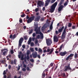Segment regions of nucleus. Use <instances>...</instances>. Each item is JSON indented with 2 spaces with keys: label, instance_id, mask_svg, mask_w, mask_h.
<instances>
[{
  "label": "nucleus",
  "instance_id": "obj_44",
  "mask_svg": "<svg viewBox=\"0 0 78 78\" xmlns=\"http://www.w3.org/2000/svg\"><path fill=\"white\" fill-rule=\"evenodd\" d=\"M62 76L63 77L66 76V73H64L62 74Z\"/></svg>",
  "mask_w": 78,
  "mask_h": 78
},
{
  "label": "nucleus",
  "instance_id": "obj_5",
  "mask_svg": "<svg viewBox=\"0 0 78 78\" xmlns=\"http://www.w3.org/2000/svg\"><path fill=\"white\" fill-rule=\"evenodd\" d=\"M34 16H33L29 18L28 16L27 15V16L26 19H28V20L27 21V23H31V22L33 20H34Z\"/></svg>",
  "mask_w": 78,
  "mask_h": 78
},
{
  "label": "nucleus",
  "instance_id": "obj_37",
  "mask_svg": "<svg viewBox=\"0 0 78 78\" xmlns=\"http://www.w3.org/2000/svg\"><path fill=\"white\" fill-rule=\"evenodd\" d=\"M11 65H9L8 69H11Z\"/></svg>",
  "mask_w": 78,
  "mask_h": 78
},
{
  "label": "nucleus",
  "instance_id": "obj_53",
  "mask_svg": "<svg viewBox=\"0 0 78 78\" xmlns=\"http://www.w3.org/2000/svg\"><path fill=\"white\" fill-rule=\"evenodd\" d=\"M30 61L31 62H34V59H31Z\"/></svg>",
  "mask_w": 78,
  "mask_h": 78
},
{
  "label": "nucleus",
  "instance_id": "obj_42",
  "mask_svg": "<svg viewBox=\"0 0 78 78\" xmlns=\"http://www.w3.org/2000/svg\"><path fill=\"white\" fill-rule=\"evenodd\" d=\"M22 70H23V72H25V71H26V69L25 68H23L22 69Z\"/></svg>",
  "mask_w": 78,
  "mask_h": 78
},
{
  "label": "nucleus",
  "instance_id": "obj_30",
  "mask_svg": "<svg viewBox=\"0 0 78 78\" xmlns=\"http://www.w3.org/2000/svg\"><path fill=\"white\" fill-rule=\"evenodd\" d=\"M56 1V0H51V1L50 2L51 3H53L55 2Z\"/></svg>",
  "mask_w": 78,
  "mask_h": 78
},
{
  "label": "nucleus",
  "instance_id": "obj_51",
  "mask_svg": "<svg viewBox=\"0 0 78 78\" xmlns=\"http://www.w3.org/2000/svg\"><path fill=\"white\" fill-rule=\"evenodd\" d=\"M5 62V60H3L1 61V63H3V64H4Z\"/></svg>",
  "mask_w": 78,
  "mask_h": 78
},
{
  "label": "nucleus",
  "instance_id": "obj_9",
  "mask_svg": "<svg viewBox=\"0 0 78 78\" xmlns=\"http://www.w3.org/2000/svg\"><path fill=\"white\" fill-rule=\"evenodd\" d=\"M23 41V37H21L19 40V43L18 44L19 47H20L22 45V42Z\"/></svg>",
  "mask_w": 78,
  "mask_h": 78
},
{
  "label": "nucleus",
  "instance_id": "obj_10",
  "mask_svg": "<svg viewBox=\"0 0 78 78\" xmlns=\"http://www.w3.org/2000/svg\"><path fill=\"white\" fill-rule=\"evenodd\" d=\"M44 4V3L42 1H39L38 2L37 4V5H38V6H37V8H38L39 6H41L43 5Z\"/></svg>",
  "mask_w": 78,
  "mask_h": 78
},
{
  "label": "nucleus",
  "instance_id": "obj_36",
  "mask_svg": "<svg viewBox=\"0 0 78 78\" xmlns=\"http://www.w3.org/2000/svg\"><path fill=\"white\" fill-rule=\"evenodd\" d=\"M7 52V51H5L3 52V54L4 56H5V55L6 54Z\"/></svg>",
  "mask_w": 78,
  "mask_h": 78
},
{
  "label": "nucleus",
  "instance_id": "obj_4",
  "mask_svg": "<svg viewBox=\"0 0 78 78\" xmlns=\"http://www.w3.org/2000/svg\"><path fill=\"white\" fill-rule=\"evenodd\" d=\"M58 4V2H55L51 6V10L50 11L51 12H53L54 11H55V8H56V6H57V5Z\"/></svg>",
  "mask_w": 78,
  "mask_h": 78
},
{
  "label": "nucleus",
  "instance_id": "obj_58",
  "mask_svg": "<svg viewBox=\"0 0 78 78\" xmlns=\"http://www.w3.org/2000/svg\"><path fill=\"white\" fill-rule=\"evenodd\" d=\"M11 54H12L13 53H14V51H13V50H11Z\"/></svg>",
  "mask_w": 78,
  "mask_h": 78
},
{
  "label": "nucleus",
  "instance_id": "obj_50",
  "mask_svg": "<svg viewBox=\"0 0 78 78\" xmlns=\"http://www.w3.org/2000/svg\"><path fill=\"white\" fill-rule=\"evenodd\" d=\"M10 62V64H13L14 63V61L13 60L11 61Z\"/></svg>",
  "mask_w": 78,
  "mask_h": 78
},
{
  "label": "nucleus",
  "instance_id": "obj_46",
  "mask_svg": "<svg viewBox=\"0 0 78 78\" xmlns=\"http://www.w3.org/2000/svg\"><path fill=\"white\" fill-rule=\"evenodd\" d=\"M43 34H42V35H41L40 36V39H43Z\"/></svg>",
  "mask_w": 78,
  "mask_h": 78
},
{
  "label": "nucleus",
  "instance_id": "obj_15",
  "mask_svg": "<svg viewBox=\"0 0 78 78\" xmlns=\"http://www.w3.org/2000/svg\"><path fill=\"white\" fill-rule=\"evenodd\" d=\"M32 55L33 58H36L37 57V52H36L34 53H32Z\"/></svg>",
  "mask_w": 78,
  "mask_h": 78
},
{
  "label": "nucleus",
  "instance_id": "obj_39",
  "mask_svg": "<svg viewBox=\"0 0 78 78\" xmlns=\"http://www.w3.org/2000/svg\"><path fill=\"white\" fill-rule=\"evenodd\" d=\"M17 69V70H19L20 69V65H18V67L16 68Z\"/></svg>",
  "mask_w": 78,
  "mask_h": 78
},
{
  "label": "nucleus",
  "instance_id": "obj_8",
  "mask_svg": "<svg viewBox=\"0 0 78 78\" xmlns=\"http://www.w3.org/2000/svg\"><path fill=\"white\" fill-rule=\"evenodd\" d=\"M54 50V49H53V48H52L51 49H48L47 51V52L48 53L49 52L47 53V55H51V53H52L53 52Z\"/></svg>",
  "mask_w": 78,
  "mask_h": 78
},
{
  "label": "nucleus",
  "instance_id": "obj_33",
  "mask_svg": "<svg viewBox=\"0 0 78 78\" xmlns=\"http://www.w3.org/2000/svg\"><path fill=\"white\" fill-rule=\"evenodd\" d=\"M39 8H37L35 9V12H37V11H39Z\"/></svg>",
  "mask_w": 78,
  "mask_h": 78
},
{
  "label": "nucleus",
  "instance_id": "obj_2",
  "mask_svg": "<svg viewBox=\"0 0 78 78\" xmlns=\"http://www.w3.org/2000/svg\"><path fill=\"white\" fill-rule=\"evenodd\" d=\"M68 70H69L70 72H73V71L75 70V68H73V69H72V68L70 67V64H69L68 66H66L64 67V69H63L64 72H67Z\"/></svg>",
  "mask_w": 78,
  "mask_h": 78
},
{
  "label": "nucleus",
  "instance_id": "obj_23",
  "mask_svg": "<svg viewBox=\"0 0 78 78\" xmlns=\"http://www.w3.org/2000/svg\"><path fill=\"white\" fill-rule=\"evenodd\" d=\"M33 29H32L30 30L29 32V34H30L33 33Z\"/></svg>",
  "mask_w": 78,
  "mask_h": 78
},
{
  "label": "nucleus",
  "instance_id": "obj_63",
  "mask_svg": "<svg viewBox=\"0 0 78 78\" xmlns=\"http://www.w3.org/2000/svg\"><path fill=\"white\" fill-rule=\"evenodd\" d=\"M43 52L44 53H45L46 52H47V50H44V51H43Z\"/></svg>",
  "mask_w": 78,
  "mask_h": 78
},
{
  "label": "nucleus",
  "instance_id": "obj_41",
  "mask_svg": "<svg viewBox=\"0 0 78 78\" xmlns=\"http://www.w3.org/2000/svg\"><path fill=\"white\" fill-rule=\"evenodd\" d=\"M32 36L33 37H35V36H36V34H35V33H34L33 34Z\"/></svg>",
  "mask_w": 78,
  "mask_h": 78
},
{
  "label": "nucleus",
  "instance_id": "obj_38",
  "mask_svg": "<svg viewBox=\"0 0 78 78\" xmlns=\"http://www.w3.org/2000/svg\"><path fill=\"white\" fill-rule=\"evenodd\" d=\"M23 67H24V68H26V67H27V66H26V65H25L24 64V63H23Z\"/></svg>",
  "mask_w": 78,
  "mask_h": 78
},
{
  "label": "nucleus",
  "instance_id": "obj_45",
  "mask_svg": "<svg viewBox=\"0 0 78 78\" xmlns=\"http://www.w3.org/2000/svg\"><path fill=\"white\" fill-rule=\"evenodd\" d=\"M6 74V71L5 70H4V71L3 73V74L5 75Z\"/></svg>",
  "mask_w": 78,
  "mask_h": 78
},
{
  "label": "nucleus",
  "instance_id": "obj_61",
  "mask_svg": "<svg viewBox=\"0 0 78 78\" xmlns=\"http://www.w3.org/2000/svg\"><path fill=\"white\" fill-rule=\"evenodd\" d=\"M22 47L23 48H25V45H23Z\"/></svg>",
  "mask_w": 78,
  "mask_h": 78
},
{
  "label": "nucleus",
  "instance_id": "obj_62",
  "mask_svg": "<svg viewBox=\"0 0 78 78\" xmlns=\"http://www.w3.org/2000/svg\"><path fill=\"white\" fill-rule=\"evenodd\" d=\"M75 26H73L72 27V29H75Z\"/></svg>",
  "mask_w": 78,
  "mask_h": 78
},
{
  "label": "nucleus",
  "instance_id": "obj_3",
  "mask_svg": "<svg viewBox=\"0 0 78 78\" xmlns=\"http://www.w3.org/2000/svg\"><path fill=\"white\" fill-rule=\"evenodd\" d=\"M67 26L66 25L62 35V39H64L66 38V29H67Z\"/></svg>",
  "mask_w": 78,
  "mask_h": 78
},
{
  "label": "nucleus",
  "instance_id": "obj_56",
  "mask_svg": "<svg viewBox=\"0 0 78 78\" xmlns=\"http://www.w3.org/2000/svg\"><path fill=\"white\" fill-rule=\"evenodd\" d=\"M21 16V17H25V14L22 15Z\"/></svg>",
  "mask_w": 78,
  "mask_h": 78
},
{
  "label": "nucleus",
  "instance_id": "obj_28",
  "mask_svg": "<svg viewBox=\"0 0 78 78\" xmlns=\"http://www.w3.org/2000/svg\"><path fill=\"white\" fill-rule=\"evenodd\" d=\"M53 29V25L52 24H51L50 26V29L51 30Z\"/></svg>",
  "mask_w": 78,
  "mask_h": 78
},
{
  "label": "nucleus",
  "instance_id": "obj_16",
  "mask_svg": "<svg viewBox=\"0 0 78 78\" xmlns=\"http://www.w3.org/2000/svg\"><path fill=\"white\" fill-rule=\"evenodd\" d=\"M49 23L47 22L44 25V28H47V27H49Z\"/></svg>",
  "mask_w": 78,
  "mask_h": 78
},
{
  "label": "nucleus",
  "instance_id": "obj_29",
  "mask_svg": "<svg viewBox=\"0 0 78 78\" xmlns=\"http://www.w3.org/2000/svg\"><path fill=\"white\" fill-rule=\"evenodd\" d=\"M68 27H72V23H69L68 24Z\"/></svg>",
  "mask_w": 78,
  "mask_h": 78
},
{
  "label": "nucleus",
  "instance_id": "obj_59",
  "mask_svg": "<svg viewBox=\"0 0 78 78\" xmlns=\"http://www.w3.org/2000/svg\"><path fill=\"white\" fill-rule=\"evenodd\" d=\"M33 3H37V1H33Z\"/></svg>",
  "mask_w": 78,
  "mask_h": 78
},
{
  "label": "nucleus",
  "instance_id": "obj_52",
  "mask_svg": "<svg viewBox=\"0 0 78 78\" xmlns=\"http://www.w3.org/2000/svg\"><path fill=\"white\" fill-rule=\"evenodd\" d=\"M19 22L20 23H22V19H20L19 20Z\"/></svg>",
  "mask_w": 78,
  "mask_h": 78
},
{
  "label": "nucleus",
  "instance_id": "obj_55",
  "mask_svg": "<svg viewBox=\"0 0 78 78\" xmlns=\"http://www.w3.org/2000/svg\"><path fill=\"white\" fill-rule=\"evenodd\" d=\"M45 27H44L43 26V27H42V28H41V30H44V29H45Z\"/></svg>",
  "mask_w": 78,
  "mask_h": 78
},
{
  "label": "nucleus",
  "instance_id": "obj_7",
  "mask_svg": "<svg viewBox=\"0 0 78 78\" xmlns=\"http://www.w3.org/2000/svg\"><path fill=\"white\" fill-rule=\"evenodd\" d=\"M74 54H70L68 55L66 58V61H68L69 60H71L72 59H73V56Z\"/></svg>",
  "mask_w": 78,
  "mask_h": 78
},
{
  "label": "nucleus",
  "instance_id": "obj_27",
  "mask_svg": "<svg viewBox=\"0 0 78 78\" xmlns=\"http://www.w3.org/2000/svg\"><path fill=\"white\" fill-rule=\"evenodd\" d=\"M77 56H78V54L76 53H75V55H74L75 58H76Z\"/></svg>",
  "mask_w": 78,
  "mask_h": 78
},
{
  "label": "nucleus",
  "instance_id": "obj_19",
  "mask_svg": "<svg viewBox=\"0 0 78 78\" xmlns=\"http://www.w3.org/2000/svg\"><path fill=\"white\" fill-rule=\"evenodd\" d=\"M31 42V37H30L29 38V40L28 41V44L29 45V44H30Z\"/></svg>",
  "mask_w": 78,
  "mask_h": 78
},
{
  "label": "nucleus",
  "instance_id": "obj_20",
  "mask_svg": "<svg viewBox=\"0 0 78 78\" xmlns=\"http://www.w3.org/2000/svg\"><path fill=\"white\" fill-rule=\"evenodd\" d=\"M68 3H69V0H67V1L64 4V6H66L68 5Z\"/></svg>",
  "mask_w": 78,
  "mask_h": 78
},
{
  "label": "nucleus",
  "instance_id": "obj_12",
  "mask_svg": "<svg viewBox=\"0 0 78 78\" xmlns=\"http://www.w3.org/2000/svg\"><path fill=\"white\" fill-rule=\"evenodd\" d=\"M58 41L59 39L57 36L56 35H55L54 36V42H58Z\"/></svg>",
  "mask_w": 78,
  "mask_h": 78
},
{
  "label": "nucleus",
  "instance_id": "obj_21",
  "mask_svg": "<svg viewBox=\"0 0 78 78\" xmlns=\"http://www.w3.org/2000/svg\"><path fill=\"white\" fill-rule=\"evenodd\" d=\"M43 78H44L45 76V71H44L43 73L42 74Z\"/></svg>",
  "mask_w": 78,
  "mask_h": 78
},
{
  "label": "nucleus",
  "instance_id": "obj_34",
  "mask_svg": "<svg viewBox=\"0 0 78 78\" xmlns=\"http://www.w3.org/2000/svg\"><path fill=\"white\" fill-rule=\"evenodd\" d=\"M30 46L31 47H33L34 46V43L33 42H31L30 43Z\"/></svg>",
  "mask_w": 78,
  "mask_h": 78
},
{
  "label": "nucleus",
  "instance_id": "obj_60",
  "mask_svg": "<svg viewBox=\"0 0 78 78\" xmlns=\"http://www.w3.org/2000/svg\"><path fill=\"white\" fill-rule=\"evenodd\" d=\"M27 70H30V68L28 67H27Z\"/></svg>",
  "mask_w": 78,
  "mask_h": 78
},
{
  "label": "nucleus",
  "instance_id": "obj_31",
  "mask_svg": "<svg viewBox=\"0 0 78 78\" xmlns=\"http://www.w3.org/2000/svg\"><path fill=\"white\" fill-rule=\"evenodd\" d=\"M30 51H31V52H33L34 50L33 49V48H31L30 49Z\"/></svg>",
  "mask_w": 78,
  "mask_h": 78
},
{
  "label": "nucleus",
  "instance_id": "obj_40",
  "mask_svg": "<svg viewBox=\"0 0 78 78\" xmlns=\"http://www.w3.org/2000/svg\"><path fill=\"white\" fill-rule=\"evenodd\" d=\"M38 51L39 52H42V50L40 48H39Z\"/></svg>",
  "mask_w": 78,
  "mask_h": 78
},
{
  "label": "nucleus",
  "instance_id": "obj_11",
  "mask_svg": "<svg viewBox=\"0 0 78 78\" xmlns=\"http://www.w3.org/2000/svg\"><path fill=\"white\" fill-rule=\"evenodd\" d=\"M52 43V41L50 39H47L46 40V44L48 45H50Z\"/></svg>",
  "mask_w": 78,
  "mask_h": 78
},
{
  "label": "nucleus",
  "instance_id": "obj_18",
  "mask_svg": "<svg viewBox=\"0 0 78 78\" xmlns=\"http://www.w3.org/2000/svg\"><path fill=\"white\" fill-rule=\"evenodd\" d=\"M40 19H41V16H38L36 18H35V22H39Z\"/></svg>",
  "mask_w": 78,
  "mask_h": 78
},
{
  "label": "nucleus",
  "instance_id": "obj_1",
  "mask_svg": "<svg viewBox=\"0 0 78 78\" xmlns=\"http://www.w3.org/2000/svg\"><path fill=\"white\" fill-rule=\"evenodd\" d=\"M34 31H36V33L37 34H42V32L41 31V29L40 27H38V24H34Z\"/></svg>",
  "mask_w": 78,
  "mask_h": 78
},
{
  "label": "nucleus",
  "instance_id": "obj_49",
  "mask_svg": "<svg viewBox=\"0 0 78 78\" xmlns=\"http://www.w3.org/2000/svg\"><path fill=\"white\" fill-rule=\"evenodd\" d=\"M15 37H16V34H14L12 36V39H14V38H15Z\"/></svg>",
  "mask_w": 78,
  "mask_h": 78
},
{
  "label": "nucleus",
  "instance_id": "obj_64",
  "mask_svg": "<svg viewBox=\"0 0 78 78\" xmlns=\"http://www.w3.org/2000/svg\"><path fill=\"white\" fill-rule=\"evenodd\" d=\"M76 36H78V31L76 32V34H75Z\"/></svg>",
  "mask_w": 78,
  "mask_h": 78
},
{
  "label": "nucleus",
  "instance_id": "obj_57",
  "mask_svg": "<svg viewBox=\"0 0 78 78\" xmlns=\"http://www.w3.org/2000/svg\"><path fill=\"white\" fill-rule=\"evenodd\" d=\"M37 37L38 39H39V38H40V35H38Z\"/></svg>",
  "mask_w": 78,
  "mask_h": 78
},
{
  "label": "nucleus",
  "instance_id": "obj_47",
  "mask_svg": "<svg viewBox=\"0 0 78 78\" xmlns=\"http://www.w3.org/2000/svg\"><path fill=\"white\" fill-rule=\"evenodd\" d=\"M37 43H38V41L37 40H36L35 41V44H37Z\"/></svg>",
  "mask_w": 78,
  "mask_h": 78
},
{
  "label": "nucleus",
  "instance_id": "obj_54",
  "mask_svg": "<svg viewBox=\"0 0 78 78\" xmlns=\"http://www.w3.org/2000/svg\"><path fill=\"white\" fill-rule=\"evenodd\" d=\"M10 39H12V34H11L10 36Z\"/></svg>",
  "mask_w": 78,
  "mask_h": 78
},
{
  "label": "nucleus",
  "instance_id": "obj_13",
  "mask_svg": "<svg viewBox=\"0 0 78 78\" xmlns=\"http://www.w3.org/2000/svg\"><path fill=\"white\" fill-rule=\"evenodd\" d=\"M50 2V0H46L45 1V6H47L48 5Z\"/></svg>",
  "mask_w": 78,
  "mask_h": 78
},
{
  "label": "nucleus",
  "instance_id": "obj_32",
  "mask_svg": "<svg viewBox=\"0 0 78 78\" xmlns=\"http://www.w3.org/2000/svg\"><path fill=\"white\" fill-rule=\"evenodd\" d=\"M26 58L27 60V61H29V59H30V57H29V55H27Z\"/></svg>",
  "mask_w": 78,
  "mask_h": 78
},
{
  "label": "nucleus",
  "instance_id": "obj_26",
  "mask_svg": "<svg viewBox=\"0 0 78 78\" xmlns=\"http://www.w3.org/2000/svg\"><path fill=\"white\" fill-rule=\"evenodd\" d=\"M62 47H63V44H62L61 46H60V49H59V51H61V50H62Z\"/></svg>",
  "mask_w": 78,
  "mask_h": 78
},
{
  "label": "nucleus",
  "instance_id": "obj_25",
  "mask_svg": "<svg viewBox=\"0 0 78 78\" xmlns=\"http://www.w3.org/2000/svg\"><path fill=\"white\" fill-rule=\"evenodd\" d=\"M5 50H6L7 51H8L7 49L4 48L1 50L2 52L3 53V51H5Z\"/></svg>",
  "mask_w": 78,
  "mask_h": 78
},
{
  "label": "nucleus",
  "instance_id": "obj_48",
  "mask_svg": "<svg viewBox=\"0 0 78 78\" xmlns=\"http://www.w3.org/2000/svg\"><path fill=\"white\" fill-rule=\"evenodd\" d=\"M11 78V75L10 74L8 76L7 78Z\"/></svg>",
  "mask_w": 78,
  "mask_h": 78
},
{
  "label": "nucleus",
  "instance_id": "obj_14",
  "mask_svg": "<svg viewBox=\"0 0 78 78\" xmlns=\"http://www.w3.org/2000/svg\"><path fill=\"white\" fill-rule=\"evenodd\" d=\"M67 53V52L66 51L64 52H61L60 53V55L62 56H65V55H66Z\"/></svg>",
  "mask_w": 78,
  "mask_h": 78
},
{
  "label": "nucleus",
  "instance_id": "obj_22",
  "mask_svg": "<svg viewBox=\"0 0 78 78\" xmlns=\"http://www.w3.org/2000/svg\"><path fill=\"white\" fill-rule=\"evenodd\" d=\"M64 1V0H61L60 2L59 3V5L60 6V5H61L62 3H63V2Z\"/></svg>",
  "mask_w": 78,
  "mask_h": 78
},
{
  "label": "nucleus",
  "instance_id": "obj_6",
  "mask_svg": "<svg viewBox=\"0 0 78 78\" xmlns=\"http://www.w3.org/2000/svg\"><path fill=\"white\" fill-rule=\"evenodd\" d=\"M62 26L60 29H59L58 31V30H56L55 31V33L56 35H58V34L59 33H61V32H62L63 31V30H64V27L63 26V25H62Z\"/></svg>",
  "mask_w": 78,
  "mask_h": 78
},
{
  "label": "nucleus",
  "instance_id": "obj_17",
  "mask_svg": "<svg viewBox=\"0 0 78 78\" xmlns=\"http://www.w3.org/2000/svg\"><path fill=\"white\" fill-rule=\"evenodd\" d=\"M64 8V6L63 5H61L60 6L58 9V12H60L61 10L62 9V8Z\"/></svg>",
  "mask_w": 78,
  "mask_h": 78
},
{
  "label": "nucleus",
  "instance_id": "obj_35",
  "mask_svg": "<svg viewBox=\"0 0 78 78\" xmlns=\"http://www.w3.org/2000/svg\"><path fill=\"white\" fill-rule=\"evenodd\" d=\"M30 51H28L27 52V55H30Z\"/></svg>",
  "mask_w": 78,
  "mask_h": 78
},
{
  "label": "nucleus",
  "instance_id": "obj_24",
  "mask_svg": "<svg viewBox=\"0 0 78 78\" xmlns=\"http://www.w3.org/2000/svg\"><path fill=\"white\" fill-rule=\"evenodd\" d=\"M24 56V55L23 54L21 55V59L22 61H23V59H24V58H23Z\"/></svg>",
  "mask_w": 78,
  "mask_h": 78
},
{
  "label": "nucleus",
  "instance_id": "obj_43",
  "mask_svg": "<svg viewBox=\"0 0 78 78\" xmlns=\"http://www.w3.org/2000/svg\"><path fill=\"white\" fill-rule=\"evenodd\" d=\"M24 39L25 40H27L28 39V37L25 36L24 37Z\"/></svg>",
  "mask_w": 78,
  "mask_h": 78
}]
</instances>
